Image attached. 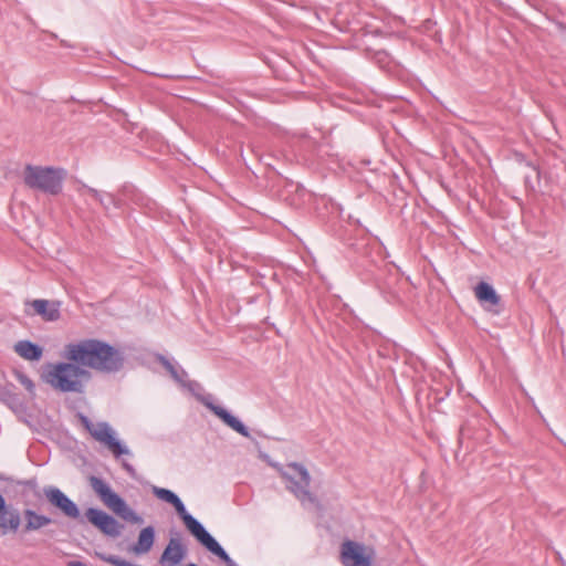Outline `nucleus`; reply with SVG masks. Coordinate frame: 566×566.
Returning <instances> with one entry per match:
<instances>
[{"mask_svg":"<svg viewBox=\"0 0 566 566\" xmlns=\"http://www.w3.org/2000/svg\"><path fill=\"white\" fill-rule=\"evenodd\" d=\"M65 357L77 365L105 374L119 371L125 363V356L119 349L93 338L66 345Z\"/></svg>","mask_w":566,"mask_h":566,"instance_id":"obj_1","label":"nucleus"},{"mask_svg":"<svg viewBox=\"0 0 566 566\" xmlns=\"http://www.w3.org/2000/svg\"><path fill=\"white\" fill-rule=\"evenodd\" d=\"M90 373L76 363H57L52 365L43 375L46 384L62 392H83L82 378H87Z\"/></svg>","mask_w":566,"mask_h":566,"instance_id":"obj_2","label":"nucleus"},{"mask_svg":"<svg viewBox=\"0 0 566 566\" xmlns=\"http://www.w3.org/2000/svg\"><path fill=\"white\" fill-rule=\"evenodd\" d=\"M65 170L62 168L27 165L23 171V181L27 187L51 196L62 191Z\"/></svg>","mask_w":566,"mask_h":566,"instance_id":"obj_3","label":"nucleus"},{"mask_svg":"<svg viewBox=\"0 0 566 566\" xmlns=\"http://www.w3.org/2000/svg\"><path fill=\"white\" fill-rule=\"evenodd\" d=\"M88 483L102 502L123 521L136 525H142L144 523V518L128 506L127 503L117 493H115L103 479L91 475L88 478Z\"/></svg>","mask_w":566,"mask_h":566,"instance_id":"obj_4","label":"nucleus"},{"mask_svg":"<svg viewBox=\"0 0 566 566\" xmlns=\"http://www.w3.org/2000/svg\"><path fill=\"white\" fill-rule=\"evenodd\" d=\"M287 470L281 472L283 479L290 482L287 489L302 503V505L318 506L317 497L310 492L311 475L307 469L297 462H291L286 465Z\"/></svg>","mask_w":566,"mask_h":566,"instance_id":"obj_5","label":"nucleus"},{"mask_svg":"<svg viewBox=\"0 0 566 566\" xmlns=\"http://www.w3.org/2000/svg\"><path fill=\"white\" fill-rule=\"evenodd\" d=\"M78 418L82 426L90 432V434L96 441L105 444L115 458L132 454L127 447L123 446L118 440L115 439L114 432L107 422H98L94 424L88 419V417L82 413L78 415Z\"/></svg>","mask_w":566,"mask_h":566,"instance_id":"obj_6","label":"nucleus"},{"mask_svg":"<svg viewBox=\"0 0 566 566\" xmlns=\"http://www.w3.org/2000/svg\"><path fill=\"white\" fill-rule=\"evenodd\" d=\"M84 518L104 535L112 538L120 536L125 527L114 516L96 507H88L84 513Z\"/></svg>","mask_w":566,"mask_h":566,"instance_id":"obj_7","label":"nucleus"},{"mask_svg":"<svg viewBox=\"0 0 566 566\" xmlns=\"http://www.w3.org/2000/svg\"><path fill=\"white\" fill-rule=\"evenodd\" d=\"M43 494L48 502L57 509L64 516L71 520H78L80 523H84V518L81 516L80 510L65 493H63L56 486H46L43 489Z\"/></svg>","mask_w":566,"mask_h":566,"instance_id":"obj_8","label":"nucleus"},{"mask_svg":"<svg viewBox=\"0 0 566 566\" xmlns=\"http://www.w3.org/2000/svg\"><path fill=\"white\" fill-rule=\"evenodd\" d=\"M188 555V547L179 531H171L167 546L160 555L159 563L163 566H179Z\"/></svg>","mask_w":566,"mask_h":566,"instance_id":"obj_9","label":"nucleus"},{"mask_svg":"<svg viewBox=\"0 0 566 566\" xmlns=\"http://www.w3.org/2000/svg\"><path fill=\"white\" fill-rule=\"evenodd\" d=\"M151 493L157 499H159L166 503H169L170 505H172L175 507L178 516L181 518V521L184 522V524H185L186 528L189 531V533L200 524V522L197 518H195L190 513L187 512L184 502L172 491L153 485Z\"/></svg>","mask_w":566,"mask_h":566,"instance_id":"obj_10","label":"nucleus"},{"mask_svg":"<svg viewBox=\"0 0 566 566\" xmlns=\"http://www.w3.org/2000/svg\"><path fill=\"white\" fill-rule=\"evenodd\" d=\"M190 534L210 553L218 556L227 566H238L235 562L229 556L223 547L216 541V538L205 528L200 523L195 527Z\"/></svg>","mask_w":566,"mask_h":566,"instance_id":"obj_11","label":"nucleus"},{"mask_svg":"<svg viewBox=\"0 0 566 566\" xmlns=\"http://www.w3.org/2000/svg\"><path fill=\"white\" fill-rule=\"evenodd\" d=\"M190 534L210 553L218 556L227 566H238L235 562L229 556L223 547L216 541V538L205 528L200 523L195 527Z\"/></svg>","mask_w":566,"mask_h":566,"instance_id":"obj_12","label":"nucleus"},{"mask_svg":"<svg viewBox=\"0 0 566 566\" xmlns=\"http://www.w3.org/2000/svg\"><path fill=\"white\" fill-rule=\"evenodd\" d=\"M340 562L344 566H371V559L365 555L364 545L345 541L340 546Z\"/></svg>","mask_w":566,"mask_h":566,"instance_id":"obj_13","label":"nucleus"},{"mask_svg":"<svg viewBox=\"0 0 566 566\" xmlns=\"http://www.w3.org/2000/svg\"><path fill=\"white\" fill-rule=\"evenodd\" d=\"M25 306L32 307V312L25 310L28 315H39L45 322H56L61 317V303L57 301L38 298L33 301H27Z\"/></svg>","mask_w":566,"mask_h":566,"instance_id":"obj_14","label":"nucleus"},{"mask_svg":"<svg viewBox=\"0 0 566 566\" xmlns=\"http://www.w3.org/2000/svg\"><path fill=\"white\" fill-rule=\"evenodd\" d=\"M21 528V513L20 511L7 504L4 499V509L0 512V532L2 535L12 533L15 534Z\"/></svg>","mask_w":566,"mask_h":566,"instance_id":"obj_15","label":"nucleus"},{"mask_svg":"<svg viewBox=\"0 0 566 566\" xmlns=\"http://www.w3.org/2000/svg\"><path fill=\"white\" fill-rule=\"evenodd\" d=\"M205 406L210 409L219 419H221L228 427H230L235 432L240 433L245 438H250V432L248 428L233 415H231L223 407L214 405L210 401H206L202 399Z\"/></svg>","mask_w":566,"mask_h":566,"instance_id":"obj_16","label":"nucleus"},{"mask_svg":"<svg viewBox=\"0 0 566 566\" xmlns=\"http://www.w3.org/2000/svg\"><path fill=\"white\" fill-rule=\"evenodd\" d=\"M77 192L81 196L90 195L92 198L99 202V205L104 208L105 211L108 210L109 206H114L116 208L122 207L120 199L115 197L113 193L98 191L97 189L91 188L85 184H81L77 187Z\"/></svg>","mask_w":566,"mask_h":566,"instance_id":"obj_17","label":"nucleus"},{"mask_svg":"<svg viewBox=\"0 0 566 566\" xmlns=\"http://www.w3.org/2000/svg\"><path fill=\"white\" fill-rule=\"evenodd\" d=\"M23 520L24 525L22 527V533H32L36 532L48 525H50L53 521L51 517L40 514L32 509L23 510Z\"/></svg>","mask_w":566,"mask_h":566,"instance_id":"obj_18","label":"nucleus"},{"mask_svg":"<svg viewBox=\"0 0 566 566\" xmlns=\"http://www.w3.org/2000/svg\"><path fill=\"white\" fill-rule=\"evenodd\" d=\"M155 542V528L153 526L144 527L138 535L137 542L132 546L130 551L136 555L147 554Z\"/></svg>","mask_w":566,"mask_h":566,"instance_id":"obj_19","label":"nucleus"},{"mask_svg":"<svg viewBox=\"0 0 566 566\" xmlns=\"http://www.w3.org/2000/svg\"><path fill=\"white\" fill-rule=\"evenodd\" d=\"M14 352L25 360H40L43 355V348L30 340H19L14 345Z\"/></svg>","mask_w":566,"mask_h":566,"instance_id":"obj_20","label":"nucleus"},{"mask_svg":"<svg viewBox=\"0 0 566 566\" xmlns=\"http://www.w3.org/2000/svg\"><path fill=\"white\" fill-rule=\"evenodd\" d=\"M474 294L481 303L491 306H495L500 303V296L489 283L480 282L474 289Z\"/></svg>","mask_w":566,"mask_h":566,"instance_id":"obj_21","label":"nucleus"},{"mask_svg":"<svg viewBox=\"0 0 566 566\" xmlns=\"http://www.w3.org/2000/svg\"><path fill=\"white\" fill-rule=\"evenodd\" d=\"M156 360L161 364V366L169 373L171 378L178 382L179 385L184 382L186 378H188V374L185 369H182L179 365L172 364L169 359H167L164 355L157 354Z\"/></svg>","mask_w":566,"mask_h":566,"instance_id":"obj_22","label":"nucleus"},{"mask_svg":"<svg viewBox=\"0 0 566 566\" xmlns=\"http://www.w3.org/2000/svg\"><path fill=\"white\" fill-rule=\"evenodd\" d=\"M13 375L15 379L31 394H34V382L32 379L21 370H14Z\"/></svg>","mask_w":566,"mask_h":566,"instance_id":"obj_23","label":"nucleus"},{"mask_svg":"<svg viewBox=\"0 0 566 566\" xmlns=\"http://www.w3.org/2000/svg\"><path fill=\"white\" fill-rule=\"evenodd\" d=\"M180 386L188 389L195 396H198L199 392L202 390V387L198 381L189 380L188 378H186L184 382L180 384Z\"/></svg>","mask_w":566,"mask_h":566,"instance_id":"obj_24","label":"nucleus"},{"mask_svg":"<svg viewBox=\"0 0 566 566\" xmlns=\"http://www.w3.org/2000/svg\"><path fill=\"white\" fill-rule=\"evenodd\" d=\"M376 63L379 64V66L384 70H387L389 65V61L387 60V53L386 52H377L375 55Z\"/></svg>","mask_w":566,"mask_h":566,"instance_id":"obj_25","label":"nucleus"},{"mask_svg":"<svg viewBox=\"0 0 566 566\" xmlns=\"http://www.w3.org/2000/svg\"><path fill=\"white\" fill-rule=\"evenodd\" d=\"M123 465V469L130 475V476H134L135 475V469L132 464H129L128 462H123L122 463Z\"/></svg>","mask_w":566,"mask_h":566,"instance_id":"obj_26","label":"nucleus"},{"mask_svg":"<svg viewBox=\"0 0 566 566\" xmlns=\"http://www.w3.org/2000/svg\"><path fill=\"white\" fill-rule=\"evenodd\" d=\"M67 566H86V564L80 560H72L67 563Z\"/></svg>","mask_w":566,"mask_h":566,"instance_id":"obj_27","label":"nucleus"},{"mask_svg":"<svg viewBox=\"0 0 566 566\" xmlns=\"http://www.w3.org/2000/svg\"><path fill=\"white\" fill-rule=\"evenodd\" d=\"M4 509V496L0 494V512Z\"/></svg>","mask_w":566,"mask_h":566,"instance_id":"obj_28","label":"nucleus"},{"mask_svg":"<svg viewBox=\"0 0 566 566\" xmlns=\"http://www.w3.org/2000/svg\"><path fill=\"white\" fill-rule=\"evenodd\" d=\"M186 566H199V565H197V564H195V563H189V564H188V565H186Z\"/></svg>","mask_w":566,"mask_h":566,"instance_id":"obj_29","label":"nucleus"},{"mask_svg":"<svg viewBox=\"0 0 566 566\" xmlns=\"http://www.w3.org/2000/svg\"><path fill=\"white\" fill-rule=\"evenodd\" d=\"M392 177L397 178L398 176H397V174H396V172H394V174H391V178H392Z\"/></svg>","mask_w":566,"mask_h":566,"instance_id":"obj_30","label":"nucleus"}]
</instances>
